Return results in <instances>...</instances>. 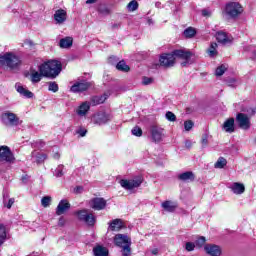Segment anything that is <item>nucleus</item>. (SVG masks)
Instances as JSON below:
<instances>
[{
  "label": "nucleus",
  "instance_id": "79ce46f5",
  "mask_svg": "<svg viewBox=\"0 0 256 256\" xmlns=\"http://www.w3.org/2000/svg\"><path fill=\"white\" fill-rule=\"evenodd\" d=\"M76 135H79V137H85V135H87V129L83 128V127H79L76 129Z\"/></svg>",
  "mask_w": 256,
  "mask_h": 256
},
{
  "label": "nucleus",
  "instance_id": "1a4fd4ad",
  "mask_svg": "<svg viewBox=\"0 0 256 256\" xmlns=\"http://www.w3.org/2000/svg\"><path fill=\"white\" fill-rule=\"evenodd\" d=\"M150 133L151 139L154 143H161L165 138V129L159 126H151Z\"/></svg>",
  "mask_w": 256,
  "mask_h": 256
},
{
  "label": "nucleus",
  "instance_id": "338daca9",
  "mask_svg": "<svg viewBox=\"0 0 256 256\" xmlns=\"http://www.w3.org/2000/svg\"><path fill=\"white\" fill-rule=\"evenodd\" d=\"M231 81H232V83H235V79H232Z\"/></svg>",
  "mask_w": 256,
  "mask_h": 256
},
{
  "label": "nucleus",
  "instance_id": "58836bf2",
  "mask_svg": "<svg viewBox=\"0 0 256 256\" xmlns=\"http://www.w3.org/2000/svg\"><path fill=\"white\" fill-rule=\"evenodd\" d=\"M225 71H227V66L221 65L216 69V76L221 77L225 74Z\"/></svg>",
  "mask_w": 256,
  "mask_h": 256
},
{
  "label": "nucleus",
  "instance_id": "69168bd1",
  "mask_svg": "<svg viewBox=\"0 0 256 256\" xmlns=\"http://www.w3.org/2000/svg\"><path fill=\"white\" fill-rule=\"evenodd\" d=\"M27 179V177H23L22 180L25 181Z\"/></svg>",
  "mask_w": 256,
  "mask_h": 256
},
{
  "label": "nucleus",
  "instance_id": "f8f14e48",
  "mask_svg": "<svg viewBox=\"0 0 256 256\" xmlns=\"http://www.w3.org/2000/svg\"><path fill=\"white\" fill-rule=\"evenodd\" d=\"M89 87H91V83L81 80L74 83V85L71 86L70 91H72V93H83V91H87Z\"/></svg>",
  "mask_w": 256,
  "mask_h": 256
},
{
  "label": "nucleus",
  "instance_id": "e433bc0d",
  "mask_svg": "<svg viewBox=\"0 0 256 256\" xmlns=\"http://www.w3.org/2000/svg\"><path fill=\"white\" fill-rule=\"evenodd\" d=\"M48 91L57 93V91H59V84H57V82H48Z\"/></svg>",
  "mask_w": 256,
  "mask_h": 256
},
{
  "label": "nucleus",
  "instance_id": "9b49d317",
  "mask_svg": "<svg viewBox=\"0 0 256 256\" xmlns=\"http://www.w3.org/2000/svg\"><path fill=\"white\" fill-rule=\"evenodd\" d=\"M0 161H5L6 163H15V156L8 146L0 147Z\"/></svg>",
  "mask_w": 256,
  "mask_h": 256
},
{
  "label": "nucleus",
  "instance_id": "4468645a",
  "mask_svg": "<svg viewBox=\"0 0 256 256\" xmlns=\"http://www.w3.org/2000/svg\"><path fill=\"white\" fill-rule=\"evenodd\" d=\"M160 65H162V67H173V65H175V54L173 51L172 53L160 56Z\"/></svg>",
  "mask_w": 256,
  "mask_h": 256
},
{
  "label": "nucleus",
  "instance_id": "680f3d73",
  "mask_svg": "<svg viewBox=\"0 0 256 256\" xmlns=\"http://www.w3.org/2000/svg\"><path fill=\"white\" fill-rule=\"evenodd\" d=\"M155 7H157L159 9L161 7V2H156Z\"/></svg>",
  "mask_w": 256,
  "mask_h": 256
},
{
  "label": "nucleus",
  "instance_id": "4d7b16f0",
  "mask_svg": "<svg viewBox=\"0 0 256 256\" xmlns=\"http://www.w3.org/2000/svg\"><path fill=\"white\" fill-rule=\"evenodd\" d=\"M75 193H83V186H77L75 189H74Z\"/></svg>",
  "mask_w": 256,
  "mask_h": 256
},
{
  "label": "nucleus",
  "instance_id": "13d9d810",
  "mask_svg": "<svg viewBox=\"0 0 256 256\" xmlns=\"http://www.w3.org/2000/svg\"><path fill=\"white\" fill-rule=\"evenodd\" d=\"M151 253H152V255H159V249L158 248H153L151 250Z\"/></svg>",
  "mask_w": 256,
  "mask_h": 256
},
{
  "label": "nucleus",
  "instance_id": "0e129e2a",
  "mask_svg": "<svg viewBox=\"0 0 256 256\" xmlns=\"http://www.w3.org/2000/svg\"><path fill=\"white\" fill-rule=\"evenodd\" d=\"M254 59H256V50L254 51Z\"/></svg>",
  "mask_w": 256,
  "mask_h": 256
},
{
  "label": "nucleus",
  "instance_id": "7ed1b4c3",
  "mask_svg": "<svg viewBox=\"0 0 256 256\" xmlns=\"http://www.w3.org/2000/svg\"><path fill=\"white\" fill-rule=\"evenodd\" d=\"M113 243L116 247H119L122 256H131V237L127 234H116L113 238Z\"/></svg>",
  "mask_w": 256,
  "mask_h": 256
},
{
  "label": "nucleus",
  "instance_id": "2f4dec72",
  "mask_svg": "<svg viewBox=\"0 0 256 256\" xmlns=\"http://www.w3.org/2000/svg\"><path fill=\"white\" fill-rule=\"evenodd\" d=\"M196 34H197V31L193 27H188L187 29L184 30V37H186L187 39H191L195 37Z\"/></svg>",
  "mask_w": 256,
  "mask_h": 256
},
{
  "label": "nucleus",
  "instance_id": "2eb2a0df",
  "mask_svg": "<svg viewBox=\"0 0 256 256\" xmlns=\"http://www.w3.org/2000/svg\"><path fill=\"white\" fill-rule=\"evenodd\" d=\"M90 207H92L94 211H103V209L107 207V201L103 198H94L90 201Z\"/></svg>",
  "mask_w": 256,
  "mask_h": 256
},
{
  "label": "nucleus",
  "instance_id": "bb28decb",
  "mask_svg": "<svg viewBox=\"0 0 256 256\" xmlns=\"http://www.w3.org/2000/svg\"><path fill=\"white\" fill-rule=\"evenodd\" d=\"M94 256H109V250L101 245L93 248Z\"/></svg>",
  "mask_w": 256,
  "mask_h": 256
},
{
  "label": "nucleus",
  "instance_id": "39448f33",
  "mask_svg": "<svg viewBox=\"0 0 256 256\" xmlns=\"http://www.w3.org/2000/svg\"><path fill=\"white\" fill-rule=\"evenodd\" d=\"M142 183H143V177H141V176H137L130 180L122 179L119 182L121 187H123V189H126V191H131L133 189H137V187H141Z\"/></svg>",
  "mask_w": 256,
  "mask_h": 256
},
{
  "label": "nucleus",
  "instance_id": "5701e85b",
  "mask_svg": "<svg viewBox=\"0 0 256 256\" xmlns=\"http://www.w3.org/2000/svg\"><path fill=\"white\" fill-rule=\"evenodd\" d=\"M223 129L226 133H235V119H227L223 124Z\"/></svg>",
  "mask_w": 256,
  "mask_h": 256
},
{
  "label": "nucleus",
  "instance_id": "6e6d98bb",
  "mask_svg": "<svg viewBox=\"0 0 256 256\" xmlns=\"http://www.w3.org/2000/svg\"><path fill=\"white\" fill-rule=\"evenodd\" d=\"M112 29H121V22L112 24Z\"/></svg>",
  "mask_w": 256,
  "mask_h": 256
},
{
  "label": "nucleus",
  "instance_id": "c9c22d12",
  "mask_svg": "<svg viewBox=\"0 0 256 256\" xmlns=\"http://www.w3.org/2000/svg\"><path fill=\"white\" fill-rule=\"evenodd\" d=\"M116 69H118V71H123L124 73H127L130 70L129 66L123 60L116 65Z\"/></svg>",
  "mask_w": 256,
  "mask_h": 256
},
{
  "label": "nucleus",
  "instance_id": "3c124183",
  "mask_svg": "<svg viewBox=\"0 0 256 256\" xmlns=\"http://www.w3.org/2000/svg\"><path fill=\"white\" fill-rule=\"evenodd\" d=\"M153 83V78L144 77L142 79V85H151Z\"/></svg>",
  "mask_w": 256,
  "mask_h": 256
},
{
  "label": "nucleus",
  "instance_id": "473e14b6",
  "mask_svg": "<svg viewBox=\"0 0 256 256\" xmlns=\"http://www.w3.org/2000/svg\"><path fill=\"white\" fill-rule=\"evenodd\" d=\"M5 239H7V230L5 229V225L0 224V245L5 243Z\"/></svg>",
  "mask_w": 256,
  "mask_h": 256
},
{
  "label": "nucleus",
  "instance_id": "864d4df0",
  "mask_svg": "<svg viewBox=\"0 0 256 256\" xmlns=\"http://www.w3.org/2000/svg\"><path fill=\"white\" fill-rule=\"evenodd\" d=\"M212 14H213V12H211V10H209V9H203L202 10V16L203 17H211Z\"/></svg>",
  "mask_w": 256,
  "mask_h": 256
},
{
  "label": "nucleus",
  "instance_id": "aec40b11",
  "mask_svg": "<svg viewBox=\"0 0 256 256\" xmlns=\"http://www.w3.org/2000/svg\"><path fill=\"white\" fill-rule=\"evenodd\" d=\"M16 91L22 95V97H26V99H32L33 92L29 91L27 88L23 87L21 84L15 85Z\"/></svg>",
  "mask_w": 256,
  "mask_h": 256
},
{
  "label": "nucleus",
  "instance_id": "cd10ccee",
  "mask_svg": "<svg viewBox=\"0 0 256 256\" xmlns=\"http://www.w3.org/2000/svg\"><path fill=\"white\" fill-rule=\"evenodd\" d=\"M180 181H195V174L191 171L183 172L178 175Z\"/></svg>",
  "mask_w": 256,
  "mask_h": 256
},
{
  "label": "nucleus",
  "instance_id": "f704fd0d",
  "mask_svg": "<svg viewBox=\"0 0 256 256\" xmlns=\"http://www.w3.org/2000/svg\"><path fill=\"white\" fill-rule=\"evenodd\" d=\"M227 165V159L224 157L218 158L216 163L214 164L215 169H223Z\"/></svg>",
  "mask_w": 256,
  "mask_h": 256
},
{
  "label": "nucleus",
  "instance_id": "6e6552de",
  "mask_svg": "<svg viewBox=\"0 0 256 256\" xmlns=\"http://www.w3.org/2000/svg\"><path fill=\"white\" fill-rule=\"evenodd\" d=\"M236 123L240 129H243L244 131H248V129H251V118L247 116V114L244 113H238L236 116Z\"/></svg>",
  "mask_w": 256,
  "mask_h": 256
},
{
  "label": "nucleus",
  "instance_id": "423d86ee",
  "mask_svg": "<svg viewBox=\"0 0 256 256\" xmlns=\"http://www.w3.org/2000/svg\"><path fill=\"white\" fill-rule=\"evenodd\" d=\"M1 121L6 125V127H17V125H19V118L17 117V114L11 111L2 113Z\"/></svg>",
  "mask_w": 256,
  "mask_h": 256
},
{
  "label": "nucleus",
  "instance_id": "c756f323",
  "mask_svg": "<svg viewBox=\"0 0 256 256\" xmlns=\"http://www.w3.org/2000/svg\"><path fill=\"white\" fill-rule=\"evenodd\" d=\"M107 94H103L101 96H94L92 98L93 105H101L104 101H107Z\"/></svg>",
  "mask_w": 256,
  "mask_h": 256
},
{
  "label": "nucleus",
  "instance_id": "4c0bfd02",
  "mask_svg": "<svg viewBox=\"0 0 256 256\" xmlns=\"http://www.w3.org/2000/svg\"><path fill=\"white\" fill-rule=\"evenodd\" d=\"M41 205L42 207H49L51 205V196H45L41 199Z\"/></svg>",
  "mask_w": 256,
  "mask_h": 256
},
{
  "label": "nucleus",
  "instance_id": "0eeeda50",
  "mask_svg": "<svg viewBox=\"0 0 256 256\" xmlns=\"http://www.w3.org/2000/svg\"><path fill=\"white\" fill-rule=\"evenodd\" d=\"M79 221H83L86 225L93 227L97 222V218L89 210H80L77 212Z\"/></svg>",
  "mask_w": 256,
  "mask_h": 256
},
{
  "label": "nucleus",
  "instance_id": "4be33fe9",
  "mask_svg": "<svg viewBox=\"0 0 256 256\" xmlns=\"http://www.w3.org/2000/svg\"><path fill=\"white\" fill-rule=\"evenodd\" d=\"M45 77L41 71H37L35 69L30 70V81L31 83H39L41 79Z\"/></svg>",
  "mask_w": 256,
  "mask_h": 256
},
{
  "label": "nucleus",
  "instance_id": "f03ea898",
  "mask_svg": "<svg viewBox=\"0 0 256 256\" xmlns=\"http://www.w3.org/2000/svg\"><path fill=\"white\" fill-rule=\"evenodd\" d=\"M62 69L63 66L61 65V62L57 60H49L38 67V71L48 79H57Z\"/></svg>",
  "mask_w": 256,
  "mask_h": 256
},
{
  "label": "nucleus",
  "instance_id": "f257e3e1",
  "mask_svg": "<svg viewBox=\"0 0 256 256\" xmlns=\"http://www.w3.org/2000/svg\"><path fill=\"white\" fill-rule=\"evenodd\" d=\"M23 65V60L15 52H4L0 54V67L8 71H17Z\"/></svg>",
  "mask_w": 256,
  "mask_h": 256
},
{
  "label": "nucleus",
  "instance_id": "5fc2aeb1",
  "mask_svg": "<svg viewBox=\"0 0 256 256\" xmlns=\"http://www.w3.org/2000/svg\"><path fill=\"white\" fill-rule=\"evenodd\" d=\"M100 13H102V15H109V13H111V10H109V8L107 7L100 8Z\"/></svg>",
  "mask_w": 256,
  "mask_h": 256
},
{
  "label": "nucleus",
  "instance_id": "7c9ffc66",
  "mask_svg": "<svg viewBox=\"0 0 256 256\" xmlns=\"http://www.w3.org/2000/svg\"><path fill=\"white\" fill-rule=\"evenodd\" d=\"M217 47H218L217 43H215V42L211 43V45L207 51L209 57H217V55H218Z\"/></svg>",
  "mask_w": 256,
  "mask_h": 256
},
{
  "label": "nucleus",
  "instance_id": "de8ad7c7",
  "mask_svg": "<svg viewBox=\"0 0 256 256\" xmlns=\"http://www.w3.org/2000/svg\"><path fill=\"white\" fill-rule=\"evenodd\" d=\"M205 241H206L205 237L202 236L199 239H197L195 243L197 247H203L205 245Z\"/></svg>",
  "mask_w": 256,
  "mask_h": 256
},
{
  "label": "nucleus",
  "instance_id": "72a5a7b5",
  "mask_svg": "<svg viewBox=\"0 0 256 256\" xmlns=\"http://www.w3.org/2000/svg\"><path fill=\"white\" fill-rule=\"evenodd\" d=\"M127 9L130 13H133V11H137L139 9V2L137 0H132L127 5Z\"/></svg>",
  "mask_w": 256,
  "mask_h": 256
},
{
  "label": "nucleus",
  "instance_id": "09e8293b",
  "mask_svg": "<svg viewBox=\"0 0 256 256\" xmlns=\"http://www.w3.org/2000/svg\"><path fill=\"white\" fill-rule=\"evenodd\" d=\"M35 44L31 40H25L24 43H22V47H27L28 49H31Z\"/></svg>",
  "mask_w": 256,
  "mask_h": 256
},
{
  "label": "nucleus",
  "instance_id": "393cba45",
  "mask_svg": "<svg viewBox=\"0 0 256 256\" xmlns=\"http://www.w3.org/2000/svg\"><path fill=\"white\" fill-rule=\"evenodd\" d=\"M216 39L218 43H222L223 45H227V43H231V38L224 32V31H218L216 33Z\"/></svg>",
  "mask_w": 256,
  "mask_h": 256
},
{
  "label": "nucleus",
  "instance_id": "774afa93",
  "mask_svg": "<svg viewBox=\"0 0 256 256\" xmlns=\"http://www.w3.org/2000/svg\"><path fill=\"white\" fill-rule=\"evenodd\" d=\"M245 51H247V47L245 48Z\"/></svg>",
  "mask_w": 256,
  "mask_h": 256
},
{
  "label": "nucleus",
  "instance_id": "f3484780",
  "mask_svg": "<svg viewBox=\"0 0 256 256\" xmlns=\"http://www.w3.org/2000/svg\"><path fill=\"white\" fill-rule=\"evenodd\" d=\"M54 21L56 25H63L67 21V11L63 9H58L54 13Z\"/></svg>",
  "mask_w": 256,
  "mask_h": 256
},
{
  "label": "nucleus",
  "instance_id": "37998d69",
  "mask_svg": "<svg viewBox=\"0 0 256 256\" xmlns=\"http://www.w3.org/2000/svg\"><path fill=\"white\" fill-rule=\"evenodd\" d=\"M63 169L64 166L63 165H59L54 172L55 177H63Z\"/></svg>",
  "mask_w": 256,
  "mask_h": 256
},
{
  "label": "nucleus",
  "instance_id": "e2e57ef3",
  "mask_svg": "<svg viewBox=\"0 0 256 256\" xmlns=\"http://www.w3.org/2000/svg\"><path fill=\"white\" fill-rule=\"evenodd\" d=\"M59 225H63V218L59 219Z\"/></svg>",
  "mask_w": 256,
  "mask_h": 256
},
{
  "label": "nucleus",
  "instance_id": "603ef678",
  "mask_svg": "<svg viewBox=\"0 0 256 256\" xmlns=\"http://www.w3.org/2000/svg\"><path fill=\"white\" fill-rule=\"evenodd\" d=\"M209 136H207V134H204L202 136V140H201V143L203 145V147H207V144L209 143Z\"/></svg>",
  "mask_w": 256,
  "mask_h": 256
},
{
  "label": "nucleus",
  "instance_id": "a211bd4d",
  "mask_svg": "<svg viewBox=\"0 0 256 256\" xmlns=\"http://www.w3.org/2000/svg\"><path fill=\"white\" fill-rule=\"evenodd\" d=\"M89 109H91V103L87 102V101L83 102L76 109V114L79 117H85V115H87V113H89Z\"/></svg>",
  "mask_w": 256,
  "mask_h": 256
},
{
  "label": "nucleus",
  "instance_id": "a878e982",
  "mask_svg": "<svg viewBox=\"0 0 256 256\" xmlns=\"http://www.w3.org/2000/svg\"><path fill=\"white\" fill-rule=\"evenodd\" d=\"M121 229H123V221L121 219H114L109 223L110 231H121Z\"/></svg>",
  "mask_w": 256,
  "mask_h": 256
},
{
  "label": "nucleus",
  "instance_id": "052dcab7",
  "mask_svg": "<svg viewBox=\"0 0 256 256\" xmlns=\"http://www.w3.org/2000/svg\"><path fill=\"white\" fill-rule=\"evenodd\" d=\"M95 1H97V0H87L86 3H87L88 5H91V4L95 3Z\"/></svg>",
  "mask_w": 256,
  "mask_h": 256
},
{
  "label": "nucleus",
  "instance_id": "6ab92c4d",
  "mask_svg": "<svg viewBox=\"0 0 256 256\" xmlns=\"http://www.w3.org/2000/svg\"><path fill=\"white\" fill-rule=\"evenodd\" d=\"M71 209V204L67 200H61L56 208V215H63L65 211Z\"/></svg>",
  "mask_w": 256,
  "mask_h": 256
},
{
  "label": "nucleus",
  "instance_id": "49530a36",
  "mask_svg": "<svg viewBox=\"0 0 256 256\" xmlns=\"http://www.w3.org/2000/svg\"><path fill=\"white\" fill-rule=\"evenodd\" d=\"M45 159H47V154H45V153H38L36 155V161L38 163H42V161H45Z\"/></svg>",
  "mask_w": 256,
  "mask_h": 256
},
{
  "label": "nucleus",
  "instance_id": "c03bdc74",
  "mask_svg": "<svg viewBox=\"0 0 256 256\" xmlns=\"http://www.w3.org/2000/svg\"><path fill=\"white\" fill-rule=\"evenodd\" d=\"M166 119L168 121H172V122L177 121V116H175V114L173 112L168 111V112H166Z\"/></svg>",
  "mask_w": 256,
  "mask_h": 256
},
{
  "label": "nucleus",
  "instance_id": "ddd939ff",
  "mask_svg": "<svg viewBox=\"0 0 256 256\" xmlns=\"http://www.w3.org/2000/svg\"><path fill=\"white\" fill-rule=\"evenodd\" d=\"M92 121L95 125H105V123H109V121H111V115L105 112H100L93 116Z\"/></svg>",
  "mask_w": 256,
  "mask_h": 256
},
{
  "label": "nucleus",
  "instance_id": "9d476101",
  "mask_svg": "<svg viewBox=\"0 0 256 256\" xmlns=\"http://www.w3.org/2000/svg\"><path fill=\"white\" fill-rule=\"evenodd\" d=\"M173 53H174V57H178V59L184 60V62L181 63L182 67H187V65H189V59L193 57V53L185 49L174 50Z\"/></svg>",
  "mask_w": 256,
  "mask_h": 256
},
{
  "label": "nucleus",
  "instance_id": "a18cd8bd",
  "mask_svg": "<svg viewBox=\"0 0 256 256\" xmlns=\"http://www.w3.org/2000/svg\"><path fill=\"white\" fill-rule=\"evenodd\" d=\"M195 124L193 123V121L191 120H188V121H185L184 122V128H185V131H191V129H193V126Z\"/></svg>",
  "mask_w": 256,
  "mask_h": 256
},
{
  "label": "nucleus",
  "instance_id": "bf43d9fd",
  "mask_svg": "<svg viewBox=\"0 0 256 256\" xmlns=\"http://www.w3.org/2000/svg\"><path fill=\"white\" fill-rule=\"evenodd\" d=\"M59 157H61V154L58 151L53 154V159H59Z\"/></svg>",
  "mask_w": 256,
  "mask_h": 256
},
{
  "label": "nucleus",
  "instance_id": "c85d7f7f",
  "mask_svg": "<svg viewBox=\"0 0 256 256\" xmlns=\"http://www.w3.org/2000/svg\"><path fill=\"white\" fill-rule=\"evenodd\" d=\"M59 45L61 49H69V47H72L73 45V38L72 37L62 38L59 42Z\"/></svg>",
  "mask_w": 256,
  "mask_h": 256
},
{
  "label": "nucleus",
  "instance_id": "dca6fc26",
  "mask_svg": "<svg viewBox=\"0 0 256 256\" xmlns=\"http://www.w3.org/2000/svg\"><path fill=\"white\" fill-rule=\"evenodd\" d=\"M204 251L210 256H221L222 253L221 247L215 244H206L204 246Z\"/></svg>",
  "mask_w": 256,
  "mask_h": 256
},
{
  "label": "nucleus",
  "instance_id": "ea45409f",
  "mask_svg": "<svg viewBox=\"0 0 256 256\" xmlns=\"http://www.w3.org/2000/svg\"><path fill=\"white\" fill-rule=\"evenodd\" d=\"M132 135H135V137H141V135H143V130L141 127L136 126L132 129Z\"/></svg>",
  "mask_w": 256,
  "mask_h": 256
},
{
  "label": "nucleus",
  "instance_id": "20e7f679",
  "mask_svg": "<svg viewBox=\"0 0 256 256\" xmlns=\"http://www.w3.org/2000/svg\"><path fill=\"white\" fill-rule=\"evenodd\" d=\"M224 13L231 19H235V18L239 17V15H241V13H243V6H241V4H239V2H229L225 6Z\"/></svg>",
  "mask_w": 256,
  "mask_h": 256
},
{
  "label": "nucleus",
  "instance_id": "a19ab883",
  "mask_svg": "<svg viewBox=\"0 0 256 256\" xmlns=\"http://www.w3.org/2000/svg\"><path fill=\"white\" fill-rule=\"evenodd\" d=\"M13 203H15V199L10 198L7 202V198H5L4 195V207H7V209H11V207H13Z\"/></svg>",
  "mask_w": 256,
  "mask_h": 256
},
{
  "label": "nucleus",
  "instance_id": "8fccbe9b",
  "mask_svg": "<svg viewBox=\"0 0 256 256\" xmlns=\"http://www.w3.org/2000/svg\"><path fill=\"white\" fill-rule=\"evenodd\" d=\"M186 251H194L195 250V243L187 242L185 246Z\"/></svg>",
  "mask_w": 256,
  "mask_h": 256
},
{
  "label": "nucleus",
  "instance_id": "412c9836",
  "mask_svg": "<svg viewBox=\"0 0 256 256\" xmlns=\"http://www.w3.org/2000/svg\"><path fill=\"white\" fill-rule=\"evenodd\" d=\"M162 209L167 211L168 213H173L175 209H177V202H173L171 200H166L161 204Z\"/></svg>",
  "mask_w": 256,
  "mask_h": 256
},
{
  "label": "nucleus",
  "instance_id": "b1692460",
  "mask_svg": "<svg viewBox=\"0 0 256 256\" xmlns=\"http://www.w3.org/2000/svg\"><path fill=\"white\" fill-rule=\"evenodd\" d=\"M230 189L235 195H243L245 193V185L239 182H234L230 186Z\"/></svg>",
  "mask_w": 256,
  "mask_h": 256
}]
</instances>
